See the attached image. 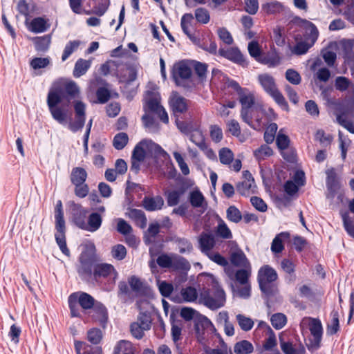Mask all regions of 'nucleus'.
I'll use <instances>...</instances> for the list:
<instances>
[{
  "mask_svg": "<svg viewBox=\"0 0 354 354\" xmlns=\"http://www.w3.org/2000/svg\"><path fill=\"white\" fill-rule=\"evenodd\" d=\"M147 155L165 156L167 152L158 144L151 140L145 139L138 143L132 153L131 170L138 174L140 169V164Z\"/></svg>",
  "mask_w": 354,
  "mask_h": 354,
  "instance_id": "nucleus-2",
  "label": "nucleus"
},
{
  "mask_svg": "<svg viewBox=\"0 0 354 354\" xmlns=\"http://www.w3.org/2000/svg\"><path fill=\"white\" fill-rule=\"evenodd\" d=\"M192 62L180 61L174 65L172 76L175 82L178 86H185V82L192 77Z\"/></svg>",
  "mask_w": 354,
  "mask_h": 354,
  "instance_id": "nucleus-11",
  "label": "nucleus"
},
{
  "mask_svg": "<svg viewBox=\"0 0 354 354\" xmlns=\"http://www.w3.org/2000/svg\"><path fill=\"white\" fill-rule=\"evenodd\" d=\"M218 54L221 56L236 64H243L245 62L243 54L236 47L220 48L218 50Z\"/></svg>",
  "mask_w": 354,
  "mask_h": 354,
  "instance_id": "nucleus-17",
  "label": "nucleus"
},
{
  "mask_svg": "<svg viewBox=\"0 0 354 354\" xmlns=\"http://www.w3.org/2000/svg\"><path fill=\"white\" fill-rule=\"evenodd\" d=\"M87 338L88 340L93 344H99L102 338L101 330L98 328H92L89 330L87 333Z\"/></svg>",
  "mask_w": 354,
  "mask_h": 354,
  "instance_id": "nucleus-61",
  "label": "nucleus"
},
{
  "mask_svg": "<svg viewBox=\"0 0 354 354\" xmlns=\"http://www.w3.org/2000/svg\"><path fill=\"white\" fill-rule=\"evenodd\" d=\"M351 84V81L347 77L339 76L335 79V86L337 90L342 92L346 91Z\"/></svg>",
  "mask_w": 354,
  "mask_h": 354,
  "instance_id": "nucleus-62",
  "label": "nucleus"
},
{
  "mask_svg": "<svg viewBox=\"0 0 354 354\" xmlns=\"http://www.w3.org/2000/svg\"><path fill=\"white\" fill-rule=\"evenodd\" d=\"M91 62L90 60H86L83 59H77L73 70L74 77H80L84 75L91 67Z\"/></svg>",
  "mask_w": 354,
  "mask_h": 354,
  "instance_id": "nucleus-32",
  "label": "nucleus"
},
{
  "mask_svg": "<svg viewBox=\"0 0 354 354\" xmlns=\"http://www.w3.org/2000/svg\"><path fill=\"white\" fill-rule=\"evenodd\" d=\"M230 261L232 263L238 267H250L251 266L245 254L241 249H236L231 253Z\"/></svg>",
  "mask_w": 354,
  "mask_h": 354,
  "instance_id": "nucleus-24",
  "label": "nucleus"
},
{
  "mask_svg": "<svg viewBox=\"0 0 354 354\" xmlns=\"http://www.w3.org/2000/svg\"><path fill=\"white\" fill-rule=\"evenodd\" d=\"M276 143L279 149L283 150L288 147L290 140L288 136L283 133L280 130L277 136Z\"/></svg>",
  "mask_w": 354,
  "mask_h": 354,
  "instance_id": "nucleus-63",
  "label": "nucleus"
},
{
  "mask_svg": "<svg viewBox=\"0 0 354 354\" xmlns=\"http://www.w3.org/2000/svg\"><path fill=\"white\" fill-rule=\"evenodd\" d=\"M49 57H35L30 62V66L35 70L44 68L50 64Z\"/></svg>",
  "mask_w": 354,
  "mask_h": 354,
  "instance_id": "nucleus-52",
  "label": "nucleus"
},
{
  "mask_svg": "<svg viewBox=\"0 0 354 354\" xmlns=\"http://www.w3.org/2000/svg\"><path fill=\"white\" fill-rule=\"evenodd\" d=\"M326 187L327 195L326 198L329 200L330 203L332 204L335 196L337 194V199L342 200L343 195L341 193H337L338 189L340 188V185L337 179V174L333 168L326 170Z\"/></svg>",
  "mask_w": 354,
  "mask_h": 354,
  "instance_id": "nucleus-13",
  "label": "nucleus"
},
{
  "mask_svg": "<svg viewBox=\"0 0 354 354\" xmlns=\"http://www.w3.org/2000/svg\"><path fill=\"white\" fill-rule=\"evenodd\" d=\"M71 300L75 301L76 303H79L80 306L84 310H88L92 308L95 305L94 298L84 292H77L71 294Z\"/></svg>",
  "mask_w": 354,
  "mask_h": 354,
  "instance_id": "nucleus-18",
  "label": "nucleus"
},
{
  "mask_svg": "<svg viewBox=\"0 0 354 354\" xmlns=\"http://www.w3.org/2000/svg\"><path fill=\"white\" fill-rule=\"evenodd\" d=\"M259 62L267 65L270 68L276 67L281 62V58L276 52H270L264 56H261Z\"/></svg>",
  "mask_w": 354,
  "mask_h": 354,
  "instance_id": "nucleus-31",
  "label": "nucleus"
},
{
  "mask_svg": "<svg viewBox=\"0 0 354 354\" xmlns=\"http://www.w3.org/2000/svg\"><path fill=\"white\" fill-rule=\"evenodd\" d=\"M192 69L194 68L196 73L201 80H203L206 76L207 66L205 64L192 61Z\"/></svg>",
  "mask_w": 354,
  "mask_h": 354,
  "instance_id": "nucleus-58",
  "label": "nucleus"
},
{
  "mask_svg": "<svg viewBox=\"0 0 354 354\" xmlns=\"http://www.w3.org/2000/svg\"><path fill=\"white\" fill-rule=\"evenodd\" d=\"M217 34L220 39L227 45L233 43L234 39L231 33L225 28H219Z\"/></svg>",
  "mask_w": 354,
  "mask_h": 354,
  "instance_id": "nucleus-64",
  "label": "nucleus"
},
{
  "mask_svg": "<svg viewBox=\"0 0 354 354\" xmlns=\"http://www.w3.org/2000/svg\"><path fill=\"white\" fill-rule=\"evenodd\" d=\"M332 319L327 326V334L332 335L335 334L339 328V315L337 311L333 310L331 314Z\"/></svg>",
  "mask_w": 354,
  "mask_h": 354,
  "instance_id": "nucleus-40",
  "label": "nucleus"
},
{
  "mask_svg": "<svg viewBox=\"0 0 354 354\" xmlns=\"http://www.w3.org/2000/svg\"><path fill=\"white\" fill-rule=\"evenodd\" d=\"M280 347L284 354H303L305 349L301 346L299 349L295 348L292 344L290 342H285L280 339Z\"/></svg>",
  "mask_w": 354,
  "mask_h": 354,
  "instance_id": "nucleus-38",
  "label": "nucleus"
},
{
  "mask_svg": "<svg viewBox=\"0 0 354 354\" xmlns=\"http://www.w3.org/2000/svg\"><path fill=\"white\" fill-rule=\"evenodd\" d=\"M290 237L288 232H281L277 234L273 239L271 244V250L274 253H280L284 249L283 241Z\"/></svg>",
  "mask_w": 354,
  "mask_h": 354,
  "instance_id": "nucleus-28",
  "label": "nucleus"
},
{
  "mask_svg": "<svg viewBox=\"0 0 354 354\" xmlns=\"http://www.w3.org/2000/svg\"><path fill=\"white\" fill-rule=\"evenodd\" d=\"M171 268L178 270H189L190 265L185 258L178 255H172Z\"/></svg>",
  "mask_w": 354,
  "mask_h": 354,
  "instance_id": "nucleus-47",
  "label": "nucleus"
},
{
  "mask_svg": "<svg viewBox=\"0 0 354 354\" xmlns=\"http://www.w3.org/2000/svg\"><path fill=\"white\" fill-rule=\"evenodd\" d=\"M189 200L192 206L194 207H205L206 206L205 197L198 189L190 192Z\"/></svg>",
  "mask_w": 354,
  "mask_h": 354,
  "instance_id": "nucleus-35",
  "label": "nucleus"
},
{
  "mask_svg": "<svg viewBox=\"0 0 354 354\" xmlns=\"http://www.w3.org/2000/svg\"><path fill=\"white\" fill-rule=\"evenodd\" d=\"M337 122L350 133L354 134V122L347 119L346 116L344 114L338 115L337 116Z\"/></svg>",
  "mask_w": 354,
  "mask_h": 354,
  "instance_id": "nucleus-60",
  "label": "nucleus"
},
{
  "mask_svg": "<svg viewBox=\"0 0 354 354\" xmlns=\"http://www.w3.org/2000/svg\"><path fill=\"white\" fill-rule=\"evenodd\" d=\"M111 256L117 260H122L127 255L126 248L121 244L114 245L111 251Z\"/></svg>",
  "mask_w": 354,
  "mask_h": 354,
  "instance_id": "nucleus-56",
  "label": "nucleus"
},
{
  "mask_svg": "<svg viewBox=\"0 0 354 354\" xmlns=\"http://www.w3.org/2000/svg\"><path fill=\"white\" fill-rule=\"evenodd\" d=\"M114 353H115V354H120V353L133 354V346H132L131 343L129 341L121 340L120 342H118L117 346L115 347Z\"/></svg>",
  "mask_w": 354,
  "mask_h": 354,
  "instance_id": "nucleus-44",
  "label": "nucleus"
},
{
  "mask_svg": "<svg viewBox=\"0 0 354 354\" xmlns=\"http://www.w3.org/2000/svg\"><path fill=\"white\" fill-rule=\"evenodd\" d=\"M258 81L263 90L270 95L274 101L283 109H287L288 104L278 90L273 77L268 74H261L258 76Z\"/></svg>",
  "mask_w": 354,
  "mask_h": 354,
  "instance_id": "nucleus-8",
  "label": "nucleus"
},
{
  "mask_svg": "<svg viewBox=\"0 0 354 354\" xmlns=\"http://www.w3.org/2000/svg\"><path fill=\"white\" fill-rule=\"evenodd\" d=\"M339 214L345 231L350 236L354 239V218L351 217L350 213L346 210H341Z\"/></svg>",
  "mask_w": 354,
  "mask_h": 354,
  "instance_id": "nucleus-26",
  "label": "nucleus"
},
{
  "mask_svg": "<svg viewBox=\"0 0 354 354\" xmlns=\"http://www.w3.org/2000/svg\"><path fill=\"white\" fill-rule=\"evenodd\" d=\"M49 28L50 24L48 20L40 17L34 18L28 25V30L34 33L44 32Z\"/></svg>",
  "mask_w": 354,
  "mask_h": 354,
  "instance_id": "nucleus-22",
  "label": "nucleus"
},
{
  "mask_svg": "<svg viewBox=\"0 0 354 354\" xmlns=\"http://www.w3.org/2000/svg\"><path fill=\"white\" fill-rule=\"evenodd\" d=\"M66 94L71 98L79 97L80 88L77 84L73 81L67 82L64 86Z\"/></svg>",
  "mask_w": 354,
  "mask_h": 354,
  "instance_id": "nucleus-51",
  "label": "nucleus"
},
{
  "mask_svg": "<svg viewBox=\"0 0 354 354\" xmlns=\"http://www.w3.org/2000/svg\"><path fill=\"white\" fill-rule=\"evenodd\" d=\"M143 207L148 212L160 210L165 203L164 199L160 196H145L142 201Z\"/></svg>",
  "mask_w": 354,
  "mask_h": 354,
  "instance_id": "nucleus-20",
  "label": "nucleus"
},
{
  "mask_svg": "<svg viewBox=\"0 0 354 354\" xmlns=\"http://www.w3.org/2000/svg\"><path fill=\"white\" fill-rule=\"evenodd\" d=\"M209 135L212 140L216 143L220 142L223 138L222 129L218 125L210 126Z\"/></svg>",
  "mask_w": 354,
  "mask_h": 354,
  "instance_id": "nucleus-59",
  "label": "nucleus"
},
{
  "mask_svg": "<svg viewBox=\"0 0 354 354\" xmlns=\"http://www.w3.org/2000/svg\"><path fill=\"white\" fill-rule=\"evenodd\" d=\"M217 234L225 239H230L232 237V234L226 225V223L221 219L216 227Z\"/></svg>",
  "mask_w": 354,
  "mask_h": 354,
  "instance_id": "nucleus-50",
  "label": "nucleus"
},
{
  "mask_svg": "<svg viewBox=\"0 0 354 354\" xmlns=\"http://www.w3.org/2000/svg\"><path fill=\"white\" fill-rule=\"evenodd\" d=\"M278 278L276 270L268 265L262 266L258 272L257 279L261 290L264 293H269L270 283L275 281Z\"/></svg>",
  "mask_w": 354,
  "mask_h": 354,
  "instance_id": "nucleus-10",
  "label": "nucleus"
},
{
  "mask_svg": "<svg viewBox=\"0 0 354 354\" xmlns=\"http://www.w3.org/2000/svg\"><path fill=\"white\" fill-rule=\"evenodd\" d=\"M95 247L91 243L86 245V249L82 252L79 257V263L77 271L82 279L91 277L95 261Z\"/></svg>",
  "mask_w": 354,
  "mask_h": 354,
  "instance_id": "nucleus-6",
  "label": "nucleus"
},
{
  "mask_svg": "<svg viewBox=\"0 0 354 354\" xmlns=\"http://www.w3.org/2000/svg\"><path fill=\"white\" fill-rule=\"evenodd\" d=\"M248 118L241 117L242 120L255 130H261L269 122L276 119V114L272 109H265L263 103L254 107L251 112L247 113Z\"/></svg>",
  "mask_w": 354,
  "mask_h": 354,
  "instance_id": "nucleus-3",
  "label": "nucleus"
},
{
  "mask_svg": "<svg viewBox=\"0 0 354 354\" xmlns=\"http://www.w3.org/2000/svg\"><path fill=\"white\" fill-rule=\"evenodd\" d=\"M227 219L233 223H237L242 219V214L239 209L235 206H230L226 211Z\"/></svg>",
  "mask_w": 354,
  "mask_h": 354,
  "instance_id": "nucleus-48",
  "label": "nucleus"
},
{
  "mask_svg": "<svg viewBox=\"0 0 354 354\" xmlns=\"http://www.w3.org/2000/svg\"><path fill=\"white\" fill-rule=\"evenodd\" d=\"M55 227L56 232L55 238L60 250L66 256L70 255V251L67 248L66 242V223L64 218V210L62 203L60 200L57 201L54 210Z\"/></svg>",
  "mask_w": 354,
  "mask_h": 354,
  "instance_id": "nucleus-4",
  "label": "nucleus"
},
{
  "mask_svg": "<svg viewBox=\"0 0 354 354\" xmlns=\"http://www.w3.org/2000/svg\"><path fill=\"white\" fill-rule=\"evenodd\" d=\"M244 180L236 185L237 192L243 196H249L255 192L256 185L252 174L248 171L243 172Z\"/></svg>",
  "mask_w": 354,
  "mask_h": 354,
  "instance_id": "nucleus-16",
  "label": "nucleus"
},
{
  "mask_svg": "<svg viewBox=\"0 0 354 354\" xmlns=\"http://www.w3.org/2000/svg\"><path fill=\"white\" fill-rule=\"evenodd\" d=\"M146 106L149 111L156 113L164 123L167 124L169 122L168 115L160 104V96L158 95H149L146 99Z\"/></svg>",
  "mask_w": 354,
  "mask_h": 354,
  "instance_id": "nucleus-14",
  "label": "nucleus"
},
{
  "mask_svg": "<svg viewBox=\"0 0 354 354\" xmlns=\"http://www.w3.org/2000/svg\"><path fill=\"white\" fill-rule=\"evenodd\" d=\"M93 277L95 279L110 277L113 281L118 277V272L115 268L109 263H102L95 265L93 268Z\"/></svg>",
  "mask_w": 354,
  "mask_h": 354,
  "instance_id": "nucleus-15",
  "label": "nucleus"
},
{
  "mask_svg": "<svg viewBox=\"0 0 354 354\" xmlns=\"http://www.w3.org/2000/svg\"><path fill=\"white\" fill-rule=\"evenodd\" d=\"M190 136L189 140L193 143H194L198 148L201 147L204 144H205V138L203 133L198 130L195 129L194 131H190Z\"/></svg>",
  "mask_w": 354,
  "mask_h": 354,
  "instance_id": "nucleus-53",
  "label": "nucleus"
},
{
  "mask_svg": "<svg viewBox=\"0 0 354 354\" xmlns=\"http://www.w3.org/2000/svg\"><path fill=\"white\" fill-rule=\"evenodd\" d=\"M248 50L250 55L259 62L261 57V49L258 41L254 40L250 41L248 44Z\"/></svg>",
  "mask_w": 354,
  "mask_h": 354,
  "instance_id": "nucleus-46",
  "label": "nucleus"
},
{
  "mask_svg": "<svg viewBox=\"0 0 354 354\" xmlns=\"http://www.w3.org/2000/svg\"><path fill=\"white\" fill-rule=\"evenodd\" d=\"M278 127L276 123H271L264 133V140L267 144L273 142Z\"/></svg>",
  "mask_w": 354,
  "mask_h": 354,
  "instance_id": "nucleus-57",
  "label": "nucleus"
},
{
  "mask_svg": "<svg viewBox=\"0 0 354 354\" xmlns=\"http://www.w3.org/2000/svg\"><path fill=\"white\" fill-rule=\"evenodd\" d=\"M80 45V41L78 40L70 41L65 46L62 56V60L66 61L70 55L77 50Z\"/></svg>",
  "mask_w": 354,
  "mask_h": 354,
  "instance_id": "nucleus-42",
  "label": "nucleus"
},
{
  "mask_svg": "<svg viewBox=\"0 0 354 354\" xmlns=\"http://www.w3.org/2000/svg\"><path fill=\"white\" fill-rule=\"evenodd\" d=\"M169 104L175 113H183L187 109V100L176 92L171 94Z\"/></svg>",
  "mask_w": 354,
  "mask_h": 354,
  "instance_id": "nucleus-21",
  "label": "nucleus"
},
{
  "mask_svg": "<svg viewBox=\"0 0 354 354\" xmlns=\"http://www.w3.org/2000/svg\"><path fill=\"white\" fill-rule=\"evenodd\" d=\"M62 97L59 92L55 88H51L47 96V104L53 118L60 124L64 125L68 120V111L58 104L61 102Z\"/></svg>",
  "mask_w": 354,
  "mask_h": 354,
  "instance_id": "nucleus-5",
  "label": "nucleus"
},
{
  "mask_svg": "<svg viewBox=\"0 0 354 354\" xmlns=\"http://www.w3.org/2000/svg\"><path fill=\"white\" fill-rule=\"evenodd\" d=\"M183 190H171L169 191L166 194L167 203L169 206L176 205L180 201L181 196L183 194Z\"/></svg>",
  "mask_w": 354,
  "mask_h": 354,
  "instance_id": "nucleus-41",
  "label": "nucleus"
},
{
  "mask_svg": "<svg viewBox=\"0 0 354 354\" xmlns=\"http://www.w3.org/2000/svg\"><path fill=\"white\" fill-rule=\"evenodd\" d=\"M270 322L272 326L275 329L279 330L286 325L287 319L285 315L282 313H276L271 317Z\"/></svg>",
  "mask_w": 354,
  "mask_h": 354,
  "instance_id": "nucleus-49",
  "label": "nucleus"
},
{
  "mask_svg": "<svg viewBox=\"0 0 354 354\" xmlns=\"http://www.w3.org/2000/svg\"><path fill=\"white\" fill-rule=\"evenodd\" d=\"M236 318L240 328L243 330L248 331L252 328L254 326V322L251 318L241 314H238L236 316Z\"/></svg>",
  "mask_w": 354,
  "mask_h": 354,
  "instance_id": "nucleus-43",
  "label": "nucleus"
},
{
  "mask_svg": "<svg viewBox=\"0 0 354 354\" xmlns=\"http://www.w3.org/2000/svg\"><path fill=\"white\" fill-rule=\"evenodd\" d=\"M201 277H205V282L212 286L214 296L210 295L207 288H203L198 295L196 288L189 286L180 291L183 300L185 302H194L198 297V302L210 309H217L223 306L225 302V293L218 286L215 277L211 274H202Z\"/></svg>",
  "mask_w": 354,
  "mask_h": 354,
  "instance_id": "nucleus-1",
  "label": "nucleus"
},
{
  "mask_svg": "<svg viewBox=\"0 0 354 354\" xmlns=\"http://www.w3.org/2000/svg\"><path fill=\"white\" fill-rule=\"evenodd\" d=\"M301 326H308L313 336L311 346L318 348L322 338L323 328L321 322L315 318L306 317L301 320Z\"/></svg>",
  "mask_w": 354,
  "mask_h": 354,
  "instance_id": "nucleus-12",
  "label": "nucleus"
},
{
  "mask_svg": "<svg viewBox=\"0 0 354 354\" xmlns=\"http://www.w3.org/2000/svg\"><path fill=\"white\" fill-rule=\"evenodd\" d=\"M102 222V218L100 214L97 212H93L88 217V222H86V227L82 230L91 232H95L101 227Z\"/></svg>",
  "mask_w": 354,
  "mask_h": 354,
  "instance_id": "nucleus-25",
  "label": "nucleus"
},
{
  "mask_svg": "<svg viewBox=\"0 0 354 354\" xmlns=\"http://www.w3.org/2000/svg\"><path fill=\"white\" fill-rule=\"evenodd\" d=\"M193 19L194 17L192 14H185L181 18L180 26L184 33L187 35L191 40L194 41L195 38L192 33V23Z\"/></svg>",
  "mask_w": 354,
  "mask_h": 354,
  "instance_id": "nucleus-30",
  "label": "nucleus"
},
{
  "mask_svg": "<svg viewBox=\"0 0 354 354\" xmlns=\"http://www.w3.org/2000/svg\"><path fill=\"white\" fill-rule=\"evenodd\" d=\"M180 315L186 321H190L195 318L201 317L205 324L212 325L210 321L205 317L201 316L198 312L190 307H183L181 308Z\"/></svg>",
  "mask_w": 354,
  "mask_h": 354,
  "instance_id": "nucleus-29",
  "label": "nucleus"
},
{
  "mask_svg": "<svg viewBox=\"0 0 354 354\" xmlns=\"http://www.w3.org/2000/svg\"><path fill=\"white\" fill-rule=\"evenodd\" d=\"M254 156L258 161L263 160L273 154V151L267 145H262L254 151Z\"/></svg>",
  "mask_w": 354,
  "mask_h": 354,
  "instance_id": "nucleus-36",
  "label": "nucleus"
},
{
  "mask_svg": "<svg viewBox=\"0 0 354 354\" xmlns=\"http://www.w3.org/2000/svg\"><path fill=\"white\" fill-rule=\"evenodd\" d=\"M87 213V209H86L82 205L75 203L73 204V220L75 225L80 229L86 227V218Z\"/></svg>",
  "mask_w": 354,
  "mask_h": 354,
  "instance_id": "nucleus-19",
  "label": "nucleus"
},
{
  "mask_svg": "<svg viewBox=\"0 0 354 354\" xmlns=\"http://www.w3.org/2000/svg\"><path fill=\"white\" fill-rule=\"evenodd\" d=\"M84 344L81 342H76L75 343V350L77 354H102L100 348L93 349L91 346H86L84 348V351L81 353V348Z\"/></svg>",
  "mask_w": 354,
  "mask_h": 354,
  "instance_id": "nucleus-54",
  "label": "nucleus"
},
{
  "mask_svg": "<svg viewBox=\"0 0 354 354\" xmlns=\"http://www.w3.org/2000/svg\"><path fill=\"white\" fill-rule=\"evenodd\" d=\"M51 43L50 35H46L42 37H37L34 39L35 50L38 52H45L50 46Z\"/></svg>",
  "mask_w": 354,
  "mask_h": 354,
  "instance_id": "nucleus-33",
  "label": "nucleus"
},
{
  "mask_svg": "<svg viewBox=\"0 0 354 354\" xmlns=\"http://www.w3.org/2000/svg\"><path fill=\"white\" fill-rule=\"evenodd\" d=\"M199 245L203 253L206 254L211 252L215 245V239L210 233L203 232L199 237Z\"/></svg>",
  "mask_w": 354,
  "mask_h": 354,
  "instance_id": "nucleus-23",
  "label": "nucleus"
},
{
  "mask_svg": "<svg viewBox=\"0 0 354 354\" xmlns=\"http://www.w3.org/2000/svg\"><path fill=\"white\" fill-rule=\"evenodd\" d=\"M251 266L236 270L234 274V279L238 284L233 287V292L235 295L244 299L250 297L251 286L249 279L251 276Z\"/></svg>",
  "mask_w": 354,
  "mask_h": 354,
  "instance_id": "nucleus-7",
  "label": "nucleus"
},
{
  "mask_svg": "<svg viewBox=\"0 0 354 354\" xmlns=\"http://www.w3.org/2000/svg\"><path fill=\"white\" fill-rule=\"evenodd\" d=\"M239 99L241 104V117H244L245 119L248 118V113L251 112L254 107L256 108L257 105L262 104L255 93L248 88L241 91Z\"/></svg>",
  "mask_w": 354,
  "mask_h": 354,
  "instance_id": "nucleus-9",
  "label": "nucleus"
},
{
  "mask_svg": "<svg viewBox=\"0 0 354 354\" xmlns=\"http://www.w3.org/2000/svg\"><path fill=\"white\" fill-rule=\"evenodd\" d=\"M87 178L86 170L82 167H75L73 169L71 175V180L73 185H80L84 183Z\"/></svg>",
  "mask_w": 354,
  "mask_h": 354,
  "instance_id": "nucleus-34",
  "label": "nucleus"
},
{
  "mask_svg": "<svg viewBox=\"0 0 354 354\" xmlns=\"http://www.w3.org/2000/svg\"><path fill=\"white\" fill-rule=\"evenodd\" d=\"M219 160L221 164L230 165L234 160L233 152L227 147L221 148L218 151Z\"/></svg>",
  "mask_w": 354,
  "mask_h": 354,
  "instance_id": "nucleus-39",
  "label": "nucleus"
},
{
  "mask_svg": "<svg viewBox=\"0 0 354 354\" xmlns=\"http://www.w3.org/2000/svg\"><path fill=\"white\" fill-rule=\"evenodd\" d=\"M173 156H174V158L176 160V162L178 163V165L181 172L183 173V174L185 176L188 175L189 174L190 171H189L187 164L185 162L182 155L178 151H174L173 153Z\"/></svg>",
  "mask_w": 354,
  "mask_h": 354,
  "instance_id": "nucleus-55",
  "label": "nucleus"
},
{
  "mask_svg": "<svg viewBox=\"0 0 354 354\" xmlns=\"http://www.w3.org/2000/svg\"><path fill=\"white\" fill-rule=\"evenodd\" d=\"M126 215L133 220L140 227L143 228L146 226L147 218L145 213L141 209L130 208L128 209Z\"/></svg>",
  "mask_w": 354,
  "mask_h": 354,
  "instance_id": "nucleus-27",
  "label": "nucleus"
},
{
  "mask_svg": "<svg viewBox=\"0 0 354 354\" xmlns=\"http://www.w3.org/2000/svg\"><path fill=\"white\" fill-rule=\"evenodd\" d=\"M129 138L126 133H119L113 138V145L118 149H122L128 143Z\"/></svg>",
  "mask_w": 354,
  "mask_h": 354,
  "instance_id": "nucleus-45",
  "label": "nucleus"
},
{
  "mask_svg": "<svg viewBox=\"0 0 354 354\" xmlns=\"http://www.w3.org/2000/svg\"><path fill=\"white\" fill-rule=\"evenodd\" d=\"M254 350L252 344L247 341L242 340L235 344L234 346V352L236 354H249Z\"/></svg>",
  "mask_w": 354,
  "mask_h": 354,
  "instance_id": "nucleus-37",
  "label": "nucleus"
}]
</instances>
